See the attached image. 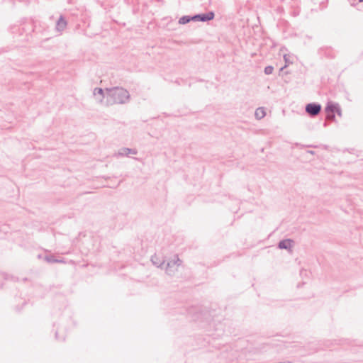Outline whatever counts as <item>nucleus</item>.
Masks as SVG:
<instances>
[{
  "label": "nucleus",
  "instance_id": "nucleus-11",
  "mask_svg": "<svg viewBox=\"0 0 363 363\" xmlns=\"http://www.w3.org/2000/svg\"><path fill=\"white\" fill-rule=\"evenodd\" d=\"M93 94L95 96H99V101L102 102L104 99V90L102 88L96 87L94 89Z\"/></svg>",
  "mask_w": 363,
  "mask_h": 363
},
{
  "label": "nucleus",
  "instance_id": "nucleus-16",
  "mask_svg": "<svg viewBox=\"0 0 363 363\" xmlns=\"http://www.w3.org/2000/svg\"><path fill=\"white\" fill-rule=\"evenodd\" d=\"M174 262H175L176 265L179 266L182 264V261L179 258V256L177 255H174Z\"/></svg>",
  "mask_w": 363,
  "mask_h": 363
},
{
  "label": "nucleus",
  "instance_id": "nucleus-1",
  "mask_svg": "<svg viewBox=\"0 0 363 363\" xmlns=\"http://www.w3.org/2000/svg\"><path fill=\"white\" fill-rule=\"evenodd\" d=\"M105 91L107 92L108 96L110 97L112 104H124L129 101L130 94L122 87L106 88Z\"/></svg>",
  "mask_w": 363,
  "mask_h": 363
},
{
  "label": "nucleus",
  "instance_id": "nucleus-22",
  "mask_svg": "<svg viewBox=\"0 0 363 363\" xmlns=\"http://www.w3.org/2000/svg\"><path fill=\"white\" fill-rule=\"evenodd\" d=\"M323 125H324L325 127H326V126H327V123H326V122H325V123H324V124H323Z\"/></svg>",
  "mask_w": 363,
  "mask_h": 363
},
{
  "label": "nucleus",
  "instance_id": "nucleus-10",
  "mask_svg": "<svg viewBox=\"0 0 363 363\" xmlns=\"http://www.w3.org/2000/svg\"><path fill=\"white\" fill-rule=\"evenodd\" d=\"M137 152H138L135 149L123 147L120 150V151L118 152V155L121 156H128L129 154L136 155Z\"/></svg>",
  "mask_w": 363,
  "mask_h": 363
},
{
  "label": "nucleus",
  "instance_id": "nucleus-13",
  "mask_svg": "<svg viewBox=\"0 0 363 363\" xmlns=\"http://www.w3.org/2000/svg\"><path fill=\"white\" fill-rule=\"evenodd\" d=\"M190 21H192V16H183L179 18V23L184 25L189 23Z\"/></svg>",
  "mask_w": 363,
  "mask_h": 363
},
{
  "label": "nucleus",
  "instance_id": "nucleus-14",
  "mask_svg": "<svg viewBox=\"0 0 363 363\" xmlns=\"http://www.w3.org/2000/svg\"><path fill=\"white\" fill-rule=\"evenodd\" d=\"M9 279V275L6 273L0 272V289L4 285V281Z\"/></svg>",
  "mask_w": 363,
  "mask_h": 363
},
{
  "label": "nucleus",
  "instance_id": "nucleus-7",
  "mask_svg": "<svg viewBox=\"0 0 363 363\" xmlns=\"http://www.w3.org/2000/svg\"><path fill=\"white\" fill-rule=\"evenodd\" d=\"M44 260L50 264L54 263H65V260L63 258H56L53 254H49L44 257Z\"/></svg>",
  "mask_w": 363,
  "mask_h": 363
},
{
  "label": "nucleus",
  "instance_id": "nucleus-21",
  "mask_svg": "<svg viewBox=\"0 0 363 363\" xmlns=\"http://www.w3.org/2000/svg\"><path fill=\"white\" fill-rule=\"evenodd\" d=\"M308 152L311 154H314V151H308Z\"/></svg>",
  "mask_w": 363,
  "mask_h": 363
},
{
  "label": "nucleus",
  "instance_id": "nucleus-23",
  "mask_svg": "<svg viewBox=\"0 0 363 363\" xmlns=\"http://www.w3.org/2000/svg\"><path fill=\"white\" fill-rule=\"evenodd\" d=\"M358 1L362 3V2H363V0H358Z\"/></svg>",
  "mask_w": 363,
  "mask_h": 363
},
{
  "label": "nucleus",
  "instance_id": "nucleus-2",
  "mask_svg": "<svg viewBox=\"0 0 363 363\" xmlns=\"http://www.w3.org/2000/svg\"><path fill=\"white\" fill-rule=\"evenodd\" d=\"M325 112L326 113L325 120L329 121H335V113L340 117H342L341 107L337 103H334L331 101H328L325 107Z\"/></svg>",
  "mask_w": 363,
  "mask_h": 363
},
{
  "label": "nucleus",
  "instance_id": "nucleus-15",
  "mask_svg": "<svg viewBox=\"0 0 363 363\" xmlns=\"http://www.w3.org/2000/svg\"><path fill=\"white\" fill-rule=\"evenodd\" d=\"M273 71H274L273 66L269 65L264 68V74L267 75L272 74Z\"/></svg>",
  "mask_w": 363,
  "mask_h": 363
},
{
  "label": "nucleus",
  "instance_id": "nucleus-19",
  "mask_svg": "<svg viewBox=\"0 0 363 363\" xmlns=\"http://www.w3.org/2000/svg\"><path fill=\"white\" fill-rule=\"evenodd\" d=\"M38 259H41V258H42V255H38Z\"/></svg>",
  "mask_w": 363,
  "mask_h": 363
},
{
  "label": "nucleus",
  "instance_id": "nucleus-3",
  "mask_svg": "<svg viewBox=\"0 0 363 363\" xmlns=\"http://www.w3.org/2000/svg\"><path fill=\"white\" fill-rule=\"evenodd\" d=\"M322 106L318 103H310L306 106L305 111L311 117L317 116L321 111Z\"/></svg>",
  "mask_w": 363,
  "mask_h": 363
},
{
  "label": "nucleus",
  "instance_id": "nucleus-8",
  "mask_svg": "<svg viewBox=\"0 0 363 363\" xmlns=\"http://www.w3.org/2000/svg\"><path fill=\"white\" fill-rule=\"evenodd\" d=\"M151 262L157 267H162L165 262L163 258L160 257L156 254L151 257Z\"/></svg>",
  "mask_w": 363,
  "mask_h": 363
},
{
  "label": "nucleus",
  "instance_id": "nucleus-20",
  "mask_svg": "<svg viewBox=\"0 0 363 363\" xmlns=\"http://www.w3.org/2000/svg\"><path fill=\"white\" fill-rule=\"evenodd\" d=\"M286 67V65H285L284 67H281V68L280 69V71H282V70H283Z\"/></svg>",
  "mask_w": 363,
  "mask_h": 363
},
{
  "label": "nucleus",
  "instance_id": "nucleus-18",
  "mask_svg": "<svg viewBox=\"0 0 363 363\" xmlns=\"http://www.w3.org/2000/svg\"><path fill=\"white\" fill-rule=\"evenodd\" d=\"M284 58L285 60L286 63L289 62V60H287V59H286V55H284Z\"/></svg>",
  "mask_w": 363,
  "mask_h": 363
},
{
  "label": "nucleus",
  "instance_id": "nucleus-4",
  "mask_svg": "<svg viewBox=\"0 0 363 363\" xmlns=\"http://www.w3.org/2000/svg\"><path fill=\"white\" fill-rule=\"evenodd\" d=\"M215 17L213 11H208L203 13H198L192 16V21L208 22L213 20Z\"/></svg>",
  "mask_w": 363,
  "mask_h": 363
},
{
  "label": "nucleus",
  "instance_id": "nucleus-17",
  "mask_svg": "<svg viewBox=\"0 0 363 363\" xmlns=\"http://www.w3.org/2000/svg\"><path fill=\"white\" fill-rule=\"evenodd\" d=\"M174 83L177 85H180V82H179V79H177L174 81Z\"/></svg>",
  "mask_w": 363,
  "mask_h": 363
},
{
  "label": "nucleus",
  "instance_id": "nucleus-9",
  "mask_svg": "<svg viewBox=\"0 0 363 363\" xmlns=\"http://www.w3.org/2000/svg\"><path fill=\"white\" fill-rule=\"evenodd\" d=\"M175 265H176V264L173 259L167 263L165 269H166V272L167 274L172 275L174 274L177 269H173V268L174 267Z\"/></svg>",
  "mask_w": 363,
  "mask_h": 363
},
{
  "label": "nucleus",
  "instance_id": "nucleus-5",
  "mask_svg": "<svg viewBox=\"0 0 363 363\" xmlns=\"http://www.w3.org/2000/svg\"><path fill=\"white\" fill-rule=\"evenodd\" d=\"M67 21L65 20V17L61 15L56 22L55 30L59 33H62L67 28Z\"/></svg>",
  "mask_w": 363,
  "mask_h": 363
},
{
  "label": "nucleus",
  "instance_id": "nucleus-12",
  "mask_svg": "<svg viewBox=\"0 0 363 363\" xmlns=\"http://www.w3.org/2000/svg\"><path fill=\"white\" fill-rule=\"evenodd\" d=\"M266 115L265 110L263 107H259L256 109L255 116L257 119L263 118Z\"/></svg>",
  "mask_w": 363,
  "mask_h": 363
},
{
  "label": "nucleus",
  "instance_id": "nucleus-6",
  "mask_svg": "<svg viewBox=\"0 0 363 363\" xmlns=\"http://www.w3.org/2000/svg\"><path fill=\"white\" fill-rule=\"evenodd\" d=\"M294 244V241L291 239H285L279 241L278 243V247L279 249L291 250Z\"/></svg>",
  "mask_w": 363,
  "mask_h": 363
}]
</instances>
